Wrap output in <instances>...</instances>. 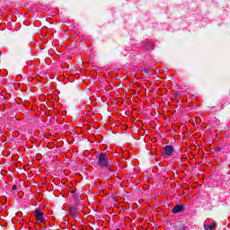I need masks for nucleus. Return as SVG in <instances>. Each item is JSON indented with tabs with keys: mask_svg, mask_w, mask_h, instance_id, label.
Returning a JSON list of instances; mask_svg holds the SVG:
<instances>
[{
	"mask_svg": "<svg viewBox=\"0 0 230 230\" xmlns=\"http://www.w3.org/2000/svg\"><path fill=\"white\" fill-rule=\"evenodd\" d=\"M215 227H217V224H215V223H212V224H210V225H205V226H204V228H205L206 230H213V229H215Z\"/></svg>",
	"mask_w": 230,
	"mask_h": 230,
	"instance_id": "nucleus-5",
	"label": "nucleus"
},
{
	"mask_svg": "<svg viewBox=\"0 0 230 230\" xmlns=\"http://www.w3.org/2000/svg\"><path fill=\"white\" fill-rule=\"evenodd\" d=\"M0 136H1V129H0Z\"/></svg>",
	"mask_w": 230,
	"mask_h": 230,
	"instance_id": "nucleus-10",
	"label": "nucleus"
},
{
	"mask_svg": "<svg viewBox=\"0 0 230 230\" xmlns=\"http://www.w3.org/2000/svg\"><path fill=\"white\" fill-rule=\"evenodd\" d=\"M145 46H146L147 51H152V49L154 48V43H152V42H146Z\"/></svg>",
	"mask_w": 230,
	"mask_h": 230,
	"instance_id": "nucleus-6",
	"label": "nucleus"
},
{
	"mask_svg": "<svg viewBox=\"0 0 230 230\" xmlns=\"http://www.w3.org/2000/svg\"><path fill=\"white\" fill-rule=\"evenodd\" d=\"M71 215H73V217H76V210L75 209H71Z\"/></svg>",
	"mask_w": 230,
	"mask_h": 230,
	"instance_id": "nucleus-7",
	"label": "nucleus"
},
{
	"mask_svg": "<svg viewBox=\"0 0 230 230\" xmlns=\"http://www.w3.org/2000/svg\"><path fill=\"white\" fill-rule=\"evenodd\" d=\"M164 154L166 155H172V154H173V152H174L173 146H165L164 147Z\"/></svg>",
	"mask_w": 230,
	"mask_h": 230,
	"instance_id": "nucleus-4",
	"label": "nucleus"
},
{
	"mask_svg": "<svg viewBox=\"0 0 230 230\" xmlns=\"http://www.w3.org/2000/svg\"><path fill=\"white\" fill-rule=\"evenodd\" d=\"M178 96H179V93H174L175 98H178Z\"/></svg>",
	"mask_w": 230,
	"mask_h": 230,
	"instance_id": "nucleus-9",
	"label": "nucleus"
},
{
	"mask_svg": "<svg viewBox=\"0 0 230 230\" xmlns=\"http://www.w3.org/2000/svg\"><path fill=\"white\" fill-rule=\"evenodd\" d=\"M13 190L15 191V190H17V185H13Z\"/></svg>",
	"mask_w": 230,
	"mask_h": 230,
	"instance_id": "nucleus-8",
	"label": "nucleus"
},
{
	"mask_svg": "<svg viewBox=\"0 0 230 230\" xmlns=\"http://www.w3.org/2000/svg\"><path fill=\"white\" fill-rule=\"evenodd\" d=\"M182 211H184V206H182V205H176V206H174V208L172 210V212L174 215L177 213H182Z\"/></svg>",
	"mask_w": 230,
	"mask_h": 230,
	"instance_id": "nucleus-3",
	"label": "nucleus"
},
{
	"mask_svg": "<svg viewBox=\"0 0 230 230\" xmlns=\"http://www.w3.org/2000/svg\"><path fill=\"white\" fill-rule=\"evenodd\" d=\"M34 217H36V218H38V221H40V222H43L44 221V213H42L39 209H36L34 211Z\"/></svg>",
	"mask_w": 230,
	"mask_h": 230,
	"instance_id": "nucleus-2",
	"label": "nucleus"
},
{
	"mask_svg": "<svg viewBox=\"0 0 230 230\" xmlns=\"http://www.w3.org/2000/svg\"><path fill=\"white\" fill-rule=\"evenodd\" d=\"M95 163L99 168H106V170H111V160L107 156L106 153H101L95 158Z\"/></svg>",
	"mask_w": 230,
	"mask_h": 230,
	"instance_id": "nucleus-1",
	"label": "nucleus"
}]
</instances>
